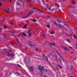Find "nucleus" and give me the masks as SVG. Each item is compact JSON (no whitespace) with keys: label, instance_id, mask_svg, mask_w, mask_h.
I'll return each instance as SVG.
<instances>
[{"label":"nucleus","instance_id":"3","mask_svg":"<svg viewBox=\"0 0 77 77\" xmlns=\"http://www.w3.org/2000/svg\"><path fill=\"white\" fill-rule=\"evenodd\" d=\"M7 56H8L9 57H14V54H7Z\"/></svg>","mask_w":77,"mask_h":77},{"label":"nucleus","instance_id":"20","mask_svg":"<svg viewBox=\"0 0 77 77\" xmlns=\"http://www.w3.org/2000/svg\"><path fill=\"white\" fill-rule=\"evenodd\" d=\"M22 71L23 74H24V72H26V71L24 70L23 71L22 70Z\"/></svg>","mask_w":77,"mask_h":77},{"label":"nucleus","instance_id":"48","mask_svg":"<svg viewBox=\"0 0 77 77\" xmlns=\"http://www.w3.org/2000/svg\"><path fill=\"white\" fill-rule=\"evenodd\" d=\"M44 18H45V17H44Z\"/></svg>","mask_w":77,"mask_h":77},{"label":"nucleus","instance_id":"39","mask_svg":"<svg viewBox=\"0 0 77 77\" xmlns=\"http://www.w3.org/2000/svg\"><path fill=\"white\" fill-rule=\"evenodd\" d=\"M45 56V55L43 54V55L42 56L44 57V56Z\"/></svg>","mask_w":77,"mask_h":77},{"label":"nucleus","instance_id":"29","mask_svg":"<svg viewBox=\"0 0 77 77\" xmlns=\"http://www.w3.org/2000/svg\"><path fill=\"white\" fill-rule=\"evenodd\" d=\"M67 41L68 42H70L69 41V39H67Z\"/></svg>","mask_w":77,"mask_h":77},{"label":"nucleus","instance_id":"49","mask_svg":"<svg viewBox=\"0 0 77 77\" xmlns=\"http://www.w3.org/2000/svg\"><path fill=\"white\" fill-rule=\"evenodd\" d=\"M55 24H56V23H55Z\"/></svg>","mask_w":77,"mask_h":77},{"label":"nucleus","instance_id":"38","mask_svg":"<svg viewBox=\"0 0 77 77\" xmlns=\"http://www.w3.org/2000/svg\"><path fill=\"white\" fill-rule=\"evenodd\" d=\"M11 1H12V0H10V2H11Z\"/></svg>","mask_w":77,"mask_h":77},{"label":"nucleus","instance_id":"1","mask_svg":"<svg viewBox=\"0 0 77 77\" xmlns=\"http://www.w3.org/2000/svg\"><path fill=\"white\" fill-rule=\"evenodd\" d=\"M38 69H40V70L41 73H42V71H45V70H44V67L41 65H39L38 66Z\"/></svg>","mask_w":77,"mask_h":77},{"label":"nucleus","instance_id":"43","mask_svg":"<svg viewBox=\"0 0 77 77\" xmlns=\"http://www.w3.org/2000/svg\"><path fill=\"white\" fill-rule=\"evenodd\" d=\"M70 48H71V47H70Z\"/></svg>","mask_w":77,"mask_h":77},{"label":"nucleus","instance_id":"5","mask_svg":"<svg viewBox=\"0 0 77 77\" xmlns=\"http://www.w3.org/2000/svg\"><path fill=\"white\" fill-rule=\"evenodd\" d=\"M33 11H32L31 12H30L26 16V17H28V16H30V15H31V14H33Z\"/></svg>","mask_w":77,"mask_h":77},{"label":"nucleus","instance_id":"19","mask_svg":"<svg viewBox=\"0 0 77 77\" xmlns=\"http://www.w3.org/2000/svg\"><path fill=\"white\" fill-rule=\"evenodd\" d=\"M54 33H55V32L54 31H52L51 32V34H54Z\"/></svg>","mask_w":77,"mask_h":77},{"label":"nucleus","instance_id":"33","mask_svg":"<svg viewBox=\"0 0 77 77\" xmlns=\"http://www.w3.org/2000/svg\"><path fill=\"white\" fill-rule=\"evenodd\" d=\"M31 31H32V30L31 29L28 32H31Z\"/></svg>","mask_w":77,"mask_h":77},{"label":"nucleus","instance_id":"40","mask_svg":"<svg viewBox=\"0 0 77 77\" xmlns=\"http://www.w3.org/2000/svg\"><path fill=\"white\" fill-rule=\"evenodd\" d=\"M47 69H46L45 70V71L46 72V71H47Z\"/></svg>","mask_w":77,"mask_h":77},{"label":"nucleus","instance_id":"13","mask_svg":"<svg viewBox=\"0 0 77 77\" xmlns=\"http://www.w3.org/2000/svg\"><path fill=\"white\" fill-rule=\"evenodd\" d=\"M29 69H31V71H33V68L30 67L29 68Z\"/></svg>","mask_w":77,"mask_h":77},{"label":"nucleus","instance_id":"15","mask_svg":"<svg viewBox=\"0 0 77 77\" xmlns=\"http://www.w3.org/2000/svg\"><path fill=\"white\" fill-rule=\"evenodd\" d=\"M42 2L43 5H44V2H45V0H42Z\"/></svg>","mask_w":77,"mask_h":77},{"label":"nucleus","instance_id":"28","mask_svg":"<svg viewBox=\"0 0 77 77\" xmlns=\"http://www.w3.org/2000/svg\"><path fill=\"white\" fill-rule=\"evenodd\" d=\"M21 3H22V5H23V6H24V4H23V2H20Z\"/></svg>","mask_w":77,"mask_h":77},{"label":"nucleus","instance_id":"12","mask_svg":"<svg viewBox=\"0 0 77 77\" xmlns=\"http://www.w3.org/2000/svg\"><path fill=\"white\" fill-rule=\"evenodd\" d=\"M45 59L46 61H48V59L47 58V57H45Z\"/></svg>","mask_w":77,"mask_h":77},{"label":"nucleus","instance_id":"27","mask_svg":"<svg viewBox=\"0 0 77 77\" xmlns=\"http://www.w3.org/2000/svg\"><path fill=\"white\" fill-rule=\"evenodd\" d=\"M2 3H1V2L0 1V6H2Z\"/></svg>","mask_w":77,"mask_h":77},{"label":"nucleus","instance_id":"4","mask_svg":"<svg viewBox=\"0 0 77 77\" xmlns=\"http://www.w3.org/2000/svg\"><path fill=\"white\" fill-rule=\"evenodd\" d=\"M33 9H34V10L35 9L36 11H38V12H39V13H40V14L41 13H42V11H41V10H39V9H36L33 8Z\"/></svg>","mask_w":77,"mask_h":77},{"label":"nucleus","instance_id":"42","mask_svg":"<svg viewBox=\"0 0 77 77\" xmlns=\"http://www.w3.org/2000/svg\"><path fill=\"white\" fill-rule=\"evenodd\" d=\"M42 77H45V76H42Z\"/></svg>","mask_w":77,"mask_h":77},{"label":"nucleus","instance_id":"11","mask_svg":"<svg viewBox=\"0 0 77 77\" xmlns=\"http://www.w3.org/2000/svg\"><path fill=\"white\" fill-rule=\"evenodd\" d=\"M54 5L55 6H56L57 7L58 9H59V5H57V4H54Z\"/></svg>","mask_w":77,"mask_h":77},{"label":"nucleus","instance_id":"7","mask_svg":"<svg viewBox=\"0 0 77 77\" xmlns=\"http://www.w3.org/2000/svg\"><path fill=\"white\" fill-rule=\"evenodd\" d=\"M50 45H53V46H54V47H56V45H55V44L53 43H50Z\"/></svg>","mask_w":77,"mask_h":77},{"label":"nucleus","instance_id":"22","mask_svg":"<svg viewBox=\"0 0 77 77\" xmlns=\"http://www.w3.org/2000/svg\"><path fill=\"white\" fill-rule=\"evenodd\" d=\"M73 36H74V37L75 38V39H77V37L75 36V35H73Z\"/></svg>","mask_w":77,"mask_h":77},{"label":"nucleus","instance_id":"30","mask_svg":"<svg viewBox=\"0 0 77 77\" xmlns=\"http://www.w3.org/2000/svg\"><path fill=\"white\" fill-rule=\"evenodd\" d=\"M58 66L60 68V69L62 68V67H60V66L59 65H58Z\"/></svg>","mask_w":77,"mask_h":77},{"label":"nucleus","instance_id":"25","mask_svg":"<svg viewBox=\"0 0 77 77\" xmlns=\"http://www.w3.org/2000/svg\"><path fill=\"white\" fill-rule=\"evenodd\" d=\"M57 26H58V27H60V26H61V25H60V24H58Z\"/></svg>","mask_w":77,"mask_h":77},{"label":"nucleus","instance_id":"41","mask_svg":"<svg viewBox=\"0 0 77 77\" xmlns=\"http://www.w3.org/2000/svg\"><path fill=\"white\" fill-rule=\"evenodd\" d=\"M26 23H29V22L27 21V22H26Z\"/></svg>","mask_w":77,"mask_h":77},{"label":"nucleus","instance_id":"2","mask_svg":"<svg viewBox=\"0 0 77 77\" xmlns=\"http://www.w3.org/2000/svg\"><path fill=\"white\" fill-rule=\"evenodd\" d=\"M45 9L46 10V11L47 10V9H48L49 11H53V10L51 9V6L49 7H46V8H45Z\"/></svg>","mask_w":77,"mask_h":77},{"label":"nucleus","instance_id":"37","mask_svg":"<svg viewBox=\"0 0 77 77\" xmlns=\"http://www.w3.org/2000/svg\"><path fill=\"white\" fill-rule=\"evenodd\" d=\"M38 50V49L37 48H36L35 49V50Z\"/></svg>","mask_w":77,"mask_h":77},{"label":"nucleus","instance_id":"32","mask_svg":"<svg viewBox=\"0 0 77 77\" xmlns=\"http://www.w3.org/2000/svg\"><path fill=\"white\" fill-rule=\"evenodd\" d=\"M4 38H5V37H6V35H4Z\"/></svg>","mask_w":77,"mask_h":77},{"label":"nucleus","instance_id":"36","mask_svg":"<svg viewBox=\"0 0 77 77\" xmlns=\"http://www.w3.org/2000/svg\"><path fill=\"white\" fill-rule=\"evenodd\" d=\"M18 66H20V67L21 68V66H20V65H17Z\"/></svg>","mask_w":77,"mask_h":77},{"label":"nucleus","instance_id":"18","mask_svg":"<svg viewBox=\"0 0 77 77\" xmlns=\"http://www.w3.org/2000/svg\"><path fill=\"white\" fill-rule=\"evenodd\" d=\"M75 2L74 1H72V4L73 5L75 4Z\"/></svg>","mask_w":77,"mask_h":77},{"label":"nucleus","instance_id":"47","mask_svg":"<svg viewBox=\"0 0 77 77\" xmlns=\"http://www.w3.org/2000/svg\"><path fill=\"white\" fill-rule=\"evenodd\" d=\"M71 77H72V76H71Z\"/></svg>","mask_w":77,"mask_h":77},{"label":"nucleus","instance_id":"45","mask_svg":"<svg viewBox=\"0 0 77 77\" xmlns=\"http://www.w3.org/2000/svg\"><path fill=\"white\" fill-rule=\"evenodd\" d=\"M59 21V22L60 23V21Z\"/></svg>","mask_w":77,"mask_h":77},{"label":"nucleus","instance_id":"31","mask_svg":"<svg viewBox=\"0 0 77 77\" xmlns=\"http://www.w3.org/2000/svg\"><path fill=\"white\" fill-rule=\"evenodd\" d=\"M11 24H12V25H13V22H11Z\"/></svg>","mask_w":77,"mask_h":77},{"label":"nucleus","instance_id":"44","mask_svg":"<svg viewBox=\"0 0 77 77\" xmlns=\"http://www.w3.org/2000/svg\"><path fill=\"white\" fill-rule=\"evenodd\" d=\"M71 53H73V52H71Z\"/></svg>","mask_w":77,"mask_h":77},{"label":"nucleus","instance_id":"9","mask_svg":"<svg viewBox=\"0 0 77 77\" xmlns=\"http://www.w3.org/2000/svg\"><path fill=\"white\" fill-rule=\"evenodd\" d=\"M21 36H26V34L25 33H23L21 34Z\"/></svg>","mask_w":77,"mask_h":77},{"label":"nucleus","instance_id":"17","mask_svg":"<svg viewBox=\"0 0 77 77\" xmlns=\"http://www.w3.org/2000/svg\"><path fill=\"white\" fill-rule=\"evenodd\" d=\"M27 24H26L25 25H24V26H23V28H26V27H27Z\"/></svg>","mask_w":77,"mask_h":77},{"label":"nucleus","instance_id":"14","mask_svg":"<svg viewBox=\"0 0 77 77\" xmlns=\"http://www.w3.org/2000/svg\"><path fill=\"white\" fill-rule=\"evenodd\" d=\"M45 35L44 34H42V36L43 37V38H45Z\"/></svg>","mask_w":77,"mask_h":77},{"label":"nucleus","instance_id":"24","mask_svg":"<svg viewBox=\"0 0 77 77\" xmlns=\"http://www.w3.org/2000/svg\"><path fill=\"white\" fill-rule=\"evenodd\" d=\"M28 2H33V0H27Z\"/></svg>","mask_w":77,"mask_h":77},{"label":"nucleus","instance_id":"46","mask_svg":"<svg viewBox=\"0 0 77 77\" xmlns=\"http://www.w3.org/2000/svg\"><path fill=\"white\" fill-rule=\"evenodd\" d=\"M70 35L71 36V34H70Z\"/></svg>","mask_w":77,"mask_h":77},{"label":"nucleus","instance_id":"16","mask_svg":"<svg viewBox=\"0 0 77 77\" xmlns=\"http://www.w3.org/2000/svg\"><path fill=\"white\" fill-rule=\"evenodd\" d=\"M46 26L48 28H50V25H46Z\"/></svg>","mask_w":77,"mask_h":77},{"label":"nucleus","instance_id":"34","mask_svg":"<svg viewBox=\"0 0 77 77\" xmlns=\"http://www.w3.org/2000/svg\"><path fill=\"white\" fill-rule=\"evenodd\" d=\"M4 27L5 28H6L7 26H4Z\"/></svg>","mask_w":77,"mask_h":77},{"label":"nucleus","instance_id":"8","mask_svg":"<svg viewBox=\"0 0 77 77\" xmlns=\"http://www.w3.org/2000/svg\"><path fill=\"white\" fill-rule=\"evenodd\" d=\"M57 53L58 54V55H59V56H60V59H62V60H63V57H62L61 56H60V55L59 54V52H58L57 51Z\"/></svg>","mask_w":77,"mask_h":77},{"label":"nucleus","instance_id":"10","mask_svg":"<svg viewBox=\"0 0 77 77\" xmlns=\"http://www.w3.org/2000/svg\"><path fill=\"white\" fill-rule=\"evenodd\" d=\"M9 32H12L13 33H14V32H15L14 31V30L13 29H11V30H10Z\"/></svg>","mask_w":77,"mask_h":77},{"label":"nucleus","instance_id":"6","mask_svg":"<svg viewBox=\"0 0 77 77\" xmlns=\"http://www.w3.org/2000/svg\"><path fill=\"white\" fill-rule=\"evenodd\" d=\"M9 11V8H8L7 10H5V12H6L7 13H9V12L8 11Z\"/></svg>","mask_w":77,"mask_h":77},{"label":"nucleus","instance_id":"23","mask_svg":"<svg viewBox=\"0 0 77 77\" xmlns=\"http://www.w3.org/2000/svg\"><path fill=\"white\" fill-rule=\"evenodd\" d=\"M63 48L64 49V50H68V49H67V48L65 47H64Z\"/></svg>","mask_w":77,"mask_h":77},{"label":"nucleus","instance_id":"21","mask_svg":"<svg viewBox=\"0 0 77 77\" xmlns=\"http://www.w3.org/2000/svg\"><path fill=\"white\" fill-rule=\"evenodd\" d=\"M32 33H33V32H32ZM32 33H29V36H31V34H32Z\"/></svg>","mask_w":77,"mask_h":77},{"label":"nucleus","instance_id":"35","mask_svg":"<svg viewBox=\"0 0 77 77\" xmlns=\"http://www.w3.org/2000/svg\"><path fill=\"white\" fill-rule=\"evenodd\" d=\"M17 42H19V41H18V40H17Z\"/></svg>","mask_w":77,"mask_h":77},{"label":"nucleus","instance_id":"26","mask_svg":"<svg viewBox=\"0 0 77 77\" xmlns=\"http://www.w3.org/2000/svg\"><path fill=\"white\" fill-rule=\"evenodd\" d=\"M33 22H35V21H36V20L35 19H33Z\"/></svg>","mask_w":77,"mask_h":77}]
</instances>
